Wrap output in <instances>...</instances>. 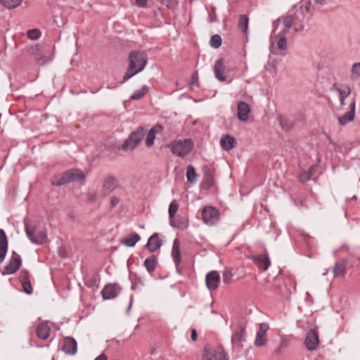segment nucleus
<instances>
[{"mask_svg": "<svg viewBox=\"0 0 360 360\" xmlns=\"http://www.w3.org/2000/svg\"><path fill=\"white\" fill-rule=\"evenodd\" d=\"M276 24L281 25V31L279 33L284 35L292 34L304 29L302 19H300L297 15L295 16L288 15L282 19H278Z\"/></svg>", "mask_w": 360, "mask_h": 360, "instance_id": "f257e3e1", "label": "nucleus"}, {"mask_svg": "<svg viewBox=\"0 0 360 360\" xmlns=\"http://www.w3.org/2000/svg\"><path fill=\"white\" fill-rule=\"evenodd\" d=\"M129 70H134V73L141 72L146 67L148 58L146 54L142 51H131L129 54Z\"/></svg>", "mask_w": 360, "mask_h": 360, "instance_id": "f03ea898", "label": "nucleus"}, {"mask_svg": "<svg viewBox=\"0 0 360 360\" xmlns=\"http://www.w3.org/2000/svg\"><path fill=\"white\" fill-rule=\"evenodd\" d=\"M202 360H229V357L222 347L206 345L203 349Z\"/></svg>", "mask_w": 360, "mask_h": 360, "instance_id": "7ed1b4c3", "label": "nucleus"}, {"mask_svg": "<svg viewBox=\"0 0 360 360\" xmlns=\"http://www.w3.org/2000/svg\"><path fill=\"white\" fill-rule=\"evenodd\" d=\"M193 148V142L191 139L179 140L172 143V153L179 156L188 155Z\"/></svg>", "mask_w": 360, "mask_h": 360, "instance_id": "20e7f679", "label": "nucleus"}, {"mask_svg": "<svg viewBox=\"0 0 360 360\" xmlns=\"http://www.w3.org/2000/svg\"><path fill=\"white\" fill-rule=\"evenodd\" d=\"M201 216L205 224L213 226L219 221L220 212L217 208L207 205L202 210Z\"/></svg>", "mask_w": 360, "mask_h": 360, "instance_id": "39448f33", "label": "nucleus"}, {"mask_svg": "<svg viewBox=\"0 0 360 360\" xmlns=\"http://www.w3.org/2000/svg\"><path fill=\"white\" fill-rule=\"evenodd\" d=\"M145 135L144 129L139 128L136 131L132 132L128 139L124 141L122 148L125 151L134 150L142 141Z\"/></svg>", "mask_w": 360, "mask_h": 360, "instance_id": "423d86ee", "label": "nucleus"}, {"mask_svg": "<svg viewBox=\"0 0 360 360\" xmlns=\"http://www.w3.org/2000/svg\"><path fill=\"white\" fill-rule=\"evenodd\" d=\"M25 231L29 239L35 244H43L47 240V234L45 229L37 231V229H30L26 226Z\"/></svg>", "mask_w": 360, "mask_h": 360, "instance_id": "0eeeda50", "label": "nucleus"}, {"mask_svg": "<svg viewBox=\"0 0 360 360\" xmlns=\"http://www.w3.org/2000/svg\"><path fill=\"white\" fill-rule=\"evenodd\" d=\"M21 264L20 256L16 252L13 251L8 264L4 267L3 274H13L20 269Z\"/></svg>", "mask_w": 360, "mask_h": 360, "instance_id": "6e6552de", "label": "nucleus"}, {"mask_svg": "<svg viewBox=\"0 0 360 360\" xmlns=\"http://www.w3.org/2000/svg\"><path fill=\"white\" fill-rule=\"evenodd\" d=\"M67 177V183L80 182L84 185L86 180L85 174L80 169H72L65 172Z\"/></svg>", "mask_w": 360, "mask_h": 360, "instance_id": "1a4fd4ad", "label": "nucleus"}, {"mask_svg": "<svg viewBox=\"0 0 360 360\" xmlns=\"http://www.w3.org/2000/svg\"><path fill=\"white\" fill-rule=\"evenodd\" d=\"M269 330V324L267 323H262L259 324V330L257 332L255 340V345L258 347L264 346L267 342L266 333Z\"/></svg>", "mask_w": 360, "mask_h": 360, "instance_id": "9d476101", "label": "nucleus"}, {"mask_svg": "<svg viewBox=\"0 0 360 360\" xmlns=\"http://www.w3.org/2000/svg\"><path fill=\"white\" fill-rule=\"evenodd\" d=\"M319 343V338L317 332L314 329L309 330L306 335L305 345L308 350L314 351Z\"/></svg>", "mask_w": 360, "mask_h": 360, "instance_id": "9b49d317", "label": "nucleus"}, {"mask_svg": "<svg viewBox=\"0 0 360 360\" xmlns=\"http://www.w3.org/2000/svg\"><path fill=\"white\" fill-rule=\"evenodd\" d=\"M120 288L116 283L106 285L101 291L104 300L114 299L120 293Z\"/></svg>", "mask_w": 360, "mask_h": 360, "instance_id": "f8f14e48", "label": "nucleus"}, {"mask_svg": "<svg viewBox=\"0 0 360 360\" xmlns=\"http://www.w3.org/2000/svg\"><path fill=\"white\" fill-rule=\"evenodd\" d=\"M246 340V331L245 326L240 325L237 326L231 337V342L235 345H241L242 342Z\"/></svg>", "mask_w": 360, "mask_h": 360, "instance_id": "ddd939ff", "label": "nucleus"}, {"mask_svg": "<svg viewBox=\"0 0 360 360\" xmlns=\"http://www.w3.org/2000/svg\"><path fill=\"white\" fill-rule=\"evenodd\" d=\"M205 282L206 285L210 290H214L217 289L220 282L219 273L217 271L208 272L205 277Z\"/></svg>", "mask_w": 360, "mask_h": 360, "instance_id": "4468645a", "label": "nucleus"}, {"mask_svg": "<svg viewBox=\"0 0 360 360\" xmlns=\"http://www.w3.org/2000/svg\"><path fill=\"white\" fill-rule=\"evenodd\" d=\"M262 271H266L270 266V259L267 254L252 255L250 257Z\"/></svg>", "mask_w": 360, "mask_h": 360, "instance_id": "2eb2a0df", "label": "nucleus"}, {"mask_svg": "<svg viewBox=\"0 0 360 360\" xmlns=\"http://www.w3.org/2000/svg\"><path fill=\"white\" fill-rule=\"evenodd\" d=\"M30 52L34 56L36 62L39 65H44L52 60V57H46L42 55L41 46L39 45L32 46Z\"/></svg>", "mask_w": 360, "mask_h": 360, "instance_id": "dca6fc26", "label": "nucleus"}, {"mask_svg": "<svg viewBox=\"0 0 360 360\" xmlns=\"http://www.w3.org/2000/svg\"><path fill=\"white\" fill-rule=\"evenodd\" d=\"M62 349L66 354L73 355L77 351V343L76 340L71 337H66L63 340Z\"/></svg>", "mask_w": 360, "mask_h": 360, "instance_id": "f3484780", "label": "nucleus"}, {"mask_svg": "<svg viewBox=\"0 0 360 360\" xmlns=\"http://www.w3.org/2000/svg\"><path fill=\"white\" fill-rule=\"evenodd\" d=\"M237 117L239 120L242 122L248 121L250 112V108L246 102L240 101L237 105Z\"/></svg>", "mask_w": 360, "mask_h": 360, "instance_id": "a211bd4d", "label": "nucleus"}, {"mask_svg": "<svg viewBox=\"0 0 360 360\" xmlns=\"http://www.w3.org/2000/svg\"><path fill=\"white\" fill-rule=\"evenodd\" d=\"M225 69L224 59L219 58L217 60L214 66V73L215 77L220 82H225L226 80V77L224 75Z\"/></svg>", "mask_w": 360, "mask_h": 360, "instance_id": "6ab92c4d", "label": "nucleus"}, {"mask_svg": "<svg viewBox=\"0 0 360 360\" xmlns=\"http://www.w3.org/2000/svg\"><path fill=\"white\" fill-rule=\"evenodd\" d=\"M356 108V102L354 100L349 105V111L344 114L342 116L338 117L339 124L345 125L354 119Z\"/></svg>", "mask_w": 360, "mask_h": 360, "instance_id": "aec40b11", "label": "nucleus"}, {"mask_svg": "<svg viewBox=\"0 0 360 360\" xmlns=\"http://www.w3.org/2000/svg\"><path fill=\"white\" fill-rule=\"evenodd\" d=\"M8 244L6 234L4 229H0V264H1L8 252Z\"/></svg>", "mask_w": 360, "mask_h": 360, "instance_id": "412c9836", "label": "nucleus"}, {"mask_svg": "<svg viewBox=\"0 0 360 360\" xmlns=\"http://www.w3.org/2000/svg\"><path fill=\"white\" fill-rule=\"evenodd\" d=\"M117 186V179L113 176H108L103 181L102 193L107 195L115 190Z\"/></svg>", "mask_w": 360, "mask_h": 360, "instance_id": "4be33fe9", "label": "nucleus"}, {"mask_svg": "<svg viewBox=\"0 0 360 360\" xmlns=\"http://www.w3.org/2000/svg\"><path fill=\"white\" fill-rule=\"evenodd\" d=\"M347 261L345 259H340L335 262L333 269V273L335 277H344L346 273Z\"/></svg>", "mask_w": 360, "mask_h": 360, "instance_id": "5701e85b", "label": "nucleus"}, {"mask_svg": "<svg viewBox=\"0 0 360 360\" xmlns=\"http://www.w3.org/2000/svg\"><path fill=\"white\" fill-rule=\"evenodd\" d=\"M162 245L161 240L159 239L158 233H153L148 240L146 248L150 252L158 250Z\"/></svg>", "mask_w": 360, "mask_h": 360, "instance_id": "b1692460", "label": "nucleus"}, {"mask_svg": "<svg viewBox=\"0 0 360 360\" xmlns=\"http://www.w3.org/2000/svg\"><path fill=\"white\" fill-rule=\"evenodd\" d=\"M172 256L175 265L178 266L181 261V254L180 250V242L177 238H175L173 242Z\"/></svg>", "mask_w": 360, "mask_h": 360, "instance_id": "393cba45", "label": "nucleus"}, {"mask_svg": "<svg viewBox=\"0 0 360 360\" xmlns=\"http://www.w3.org/2000/svg\"><path fill=\"white\" fill-rule=\"evenodd\" d=\"M235 143V138L229 134L223 135L220 139V146L226 150L232 149L234 147Z\"/></svg>", "mask_w": 360, "mask_h": 360, "instance_id": "a878e982", "label": "nucleus"}, {"mask_svg": "<svg viewBox=\"0 0 360 360\" xmlns=\"http://www.w3.org/2000/svg\"><path fill=\"white\" fill-rule=\"evenodd\" d=\"M141 240V237L138 233H134L123 238H121L120 242L121 244L127 246L132 248L135 246L136 243H138Z\"/></svg>", "mask_w": 360, "mask_h": 360, "instance_id": "bb28decb", "label": "nucleus"}, {"mask_svg": "<svg viewBox=\"0 0 360 360\" xmlns=\"http://www.w3.org/2000/svg\"><path fill=\"white\" fill-rule=\"evenodd\" d=\"M36 333L39 338L46 340L50 335L51 328L47 323H42L37 327Z\"/></svg>", "mask_w": 360, "mask_h": 360, "instance_id": "cd10ccee", "label": "nucleus"}, {"mask_svg": "<svg viewBox=\"0 0 360 360\" xmlns=\"http://www.w3.org/2000/svg\"><path fill=\"white\" fill-rule=\"evenodd\" d=\"M161 130L162 127L160 125L156 124L148 131L146 138V145L148 147H150L153 144L155 134L160 131Z\"/></svg>", "mask_w": 360, "mask_h": 360, "instance_id": "c85d7f7f", "label": "nucleus"}, {"mask_svg": "<svg viewBox=\"0 0 360 360\" xmlns=\"http://www.w3.org/2000/svg\"><path fill=\"white\" fill-rule=\"evenodd\" d=\"M158 265V259L155 255H152L145 259L143 266L146 269L147 271L152 274Z\"/></svg>", "mask_w": 360, "mask_h": 360, "instance_id": "c756f323", "label": "nucleus"}, {"mask_svg": "<svg viewBox=\"0 0 360 360\" xmlns=\"http://www.w3.org/2000/svg\"><path fill=\"white\" fill-rule=\"evenodd\" d=\"M333 88L335 89L337 91H338L340 98V103L342 105L345 104V99L350 94L351 90L349 86H345L344 89L338 88L336 84H334Z\"/></svg>", "mask_w": 360, "mask_h": 360, "instance_id": "7c9ffc66", "label": "nucleus"}, {"mask_svg": "<svg viewBox=\"0 0 360 360\" xmlns=\"http://www.w3.org/2000/svg\"><path fill=\"white\" fill-rule=\"evenodd\" d=\"M66 184L68 183L65 172L54 175L51 179V184L55 186H60Z\"/></svg>", "mask_w": 360, "mask_h": 360, "instance_id": "2f4dec72", "label": "nucleus"}, {"mask_svg": "<svg viewBox=\"0 0 360 360\" xmlns=\"http://www.w3.org/2000/svg\"><path fill=\"white\" fill-rule=\"evenodd\" d=\"M278 120H279V123H280V125L282 127V129H283L286 131H289V130L292 129L294 126L293 122L287 117H285L283 116H279Z\"/></svg>", "mask_w": 360, "mask_h": 360, "instance_id": "473e14b6", "label": "nucleus"}, {"mask_svg": "<svg viewBox=\"0 0 360 360\" xmlns=\"http://www.w3.org/2000/svg\"><path fill=\"white\" fill-rule=\"evenodd\" d=\"M249 19L245 15H240L239 16V22L238 27L243 32V34L247 33V30L248 27Z\"/></svg>", "mask_w": 360, "mask_h": 360, "instance_id": "72a5a7b5", "label": "nucleus"}, {"mask_svg": "<svg viewBox=\"0 0 360 360\" xmlns=\"http://www.w3.org/2000/svg\"><path fill=\"white\" fill-rule=\"evenodd\" d=\"M197 174L194 167L189 165L186 168V179L188 182L193 184L195 181Z\"/></svg>", "mask_w": 360, "mask_h": 360, "instance_id": "f704fd0d", "label": "nucleus"}, {"mask_svg": "<svg viewBox=\"0 0 360 360\" xmlns=\"http://www.w3.org/2000/svg\"><path fill=\"white\" fill-rule=\"evenodd\" d=\"M278 39L276 42L278 49L281 51H285L287 49L286 35L278 33Z\"/></svg>", "mask_w": 360, "mask_h": 360, "instance_id": "c9c22d12", "label": "nucleus"}, {"mask_svg": "<svg viewBox=\"0 0 360 360\" xmlns=\"http://www.w3.org/2000/svg\"><path fill=\"white\" fill-rule=\"evenodd\" d=\"M148 91L146 86H143L141 89L136 91L131 96V100H139L143 98Z\"/></svg>", "mask_w": 360, "mask_h": 360, "instance_id": "e433bc0d", "label": "nucleus"}, {"mask_svg": "<svg viewBox=\"0 0 360 360\" xmlns=\"http://www.w3.org/2000/svg\"><path fill=\"white\" fill-rule=\"evenodd\" d=\"M22 0H0V2L8 8H15L20 6Z\"/></svg>", "mask_w": 360, "mask_h": 360, "instance_id": "4c0bfd02", "label": "nucleus"}, {"mask_svg": "<svg viewBox=\"0 0 360 360\" xmlns=\"http://www.w3.org/2000/svg\"><path fill=\"white\" fill-rule=\"evenodd\" d=\"M179 209V204L177 203L176 200H172L169 206V219H172L174 217L175 214L177 212V210Z\"/></svg>", "mask_w": 360, "mask_h": 360, "instance_id": "58836bf2", "label": "nucleus"}, {"mask_svg": "<svg viewBox=\"0 0 360 360\" xmlns=\"http://www.w3.org/2000/svg\"><path fill=\"white\" fill-rule=\"evenodd\" d=\"M351 72V77L354 79H356L360 77V63H356L353 65Z\"/></svg>", "mask_w": 360, "mask_h": 360, "instance_id": "ea45409f", "label": "nucleus"}, {"mask_svg": "<svg viewBox=\"0 0 360 360\" xmlns=\"http://www.w3.org/2000/svg\"><path fill=\"white\" fill-rule=\"evenodd\" d=\"M221 44V38L218 34H214L210 39V46L214 49L219 48Z\"/></svg>", "mask_w": 360, "mask_h": 360, "instance_id": "a19ab883", "label": "nucleus"}, {"mask_svg": "<svg viewBox=\"0 0 360 360\" xmlns=\"http://www.w3.org/2000/svg\"><path fill=\"white\" fill-rule=\"evenodd\" d=\"M307 172L313 178V176H314L315 174L322 173L323 169L318 164H314L312 166H311V167L308 169Z\"/></svg>", "mask_w": 360, "mask_h": 360, "instance_id": "79ce46f5", "label": "nucleus"}, {"mask_svg": "<svg viewBox=\"0 0 360 360\" xmlns=\"http://www.w3.org/2000/svg\"><path fill=\"white\" fill-rule=\"evenodd\" d=\"M27 34L29 39L36 40L40 37L41 32L38 29H33L28 30Z\"/></svg>", "mask_w": 360, "mask_h": 360, "instance_id": "37998d69", "label": "nucleus"}, {"mask_svg": "<svg viewBox=\"0 0 360 360\" xmlns=\"http://www.w3.org/2000/svg\"><path fill=\"white\" fill-rule=\"evenodd\" d=\"M300 181L302 183H305L310 179H313L314 181L316 180V177L312 178L310 174L308 173V172H304L300 175Z\"/></svg>", "mask_w": 360, "mask_h": 360, "instance_id": "c03bdc74", "label": "nucleus"}, {"mask_svg": "<svg viewBox=\"0 0 360 360\" xmlns=\"http://www.w3.org/2000/svg\"><path fill=\"white\" fill-rule=\"evenodd\" d=\"M19 279H20L21 283H25L26 281H30V274H29L28 271L22 270L20 271V274L19 276Z\"/></svg>", "mask_w": 360, "mask_h": 360, "instance_id": "a18cd8bd", "label": "nucleus"}, {"mask_svg": "<svg viewBox=\"0 0 360 360\" xmlns=\"http://www.w3.org/2000/svg\"><path fill=\"white\" fill-rule=\"evenodd\" d=\"M23 288V290L25 293L30 295L32 293L33 290L30 281H26L21 283Z\"/></svg>", "mask_w": 360, "mask_h": 360, "instance_id": "49530a36", "label": "nucleus"}, {"mask_svg": "<svg viewBox=\"0 0 360 360\" xmlns=\"http://www.w3.org/2000/svg\"><path fill=\"white\" fill-rule=\"evenodd\" d=\"M232 274L231 271L226 270L223 273V281L224 283H229L231 281L232 279Z\"/></svg>", "mask_w": 360, "mask_h": 360, "instance_id": "de8ad7c7", "label": "nucleus"}, {"mask_svg": "<svg viewBox=\"0 0 360 360\" xmlns=\"http://www.w3.org/2000/svg\"><path fill=\"white\" fill-rule=\"evenodd\" d=\"M88 200L91 203H94L98 198V194L96 192L89 193L87 195Z\"/></svg>", "mask_w": 360, "mask_h": 360, "instance_id": "09e8293b", "label": "nucleus"}, {"mask_svg": "<svg viewBox=\"0 0 360 360\" xmlns=\"http://www.w3.org/2000/svg\"><path fill=\"white\" fill-rule=\"evenodd\" d=\"M137 73H134V70H129V68H128L127 72L123 76V79L124 81H126V80L130 79L131 77H132L134 75H135Z\"/></svg>", "mask_w": 360, "mask_h": 360, "instance_id": "8fccbe9b", "label": "nucleus"}, {"mask_svg": "<svg viewBox=\"0 0 360 360\" xmlns=\"http://www.w3.org/2000/svg\"><path fill=\"white\" fill-rule=\"evenodd\" d=\"M119 202H120V198H117V196L111 197L110 205L112 207H115V206H117V204L119 203Z\"/></svg>", "mask_w": 360, "mask_h": 360, "instance_id": "3c124183", "label": "nucleus"}, {"mask_svg": "<svg viewBox=\"0 0 360 360\" xmlns=\"http://www.w3.org/2000/svg\"><path fill=\"white\" fill-rule=\"evenodd\" d=\"M148 1V0H136V3L139 7L143 8L146 6Z\"/></svg>", "mask_w": 360, "mask_h": 360, "instance_id": "603ef678", "label": "nucleus"}, {"mask_svg": "<svg viewBox=\"0 0 360 360\" xmlns=\"http://www.w3.org/2000/svg\"><path fill=\"white\" fill-rule=\"evenodd\" d=\"M206 184H207L208 188L212 187L214 184V178L211 176H208L206 179Z\"/></svg>", "mask_w": 360, "mask_h": 360, "instance_id": "864d4df0", "label": "nucleus"}, {"mask_svg": "<svg viewBox=\"0 0 360 360\" xmlns=\"http://www.w3.org/2000/svg\"><path fill=\"white\" fill-rule=\"evenodd\" d=\"M191 340L193 341H196V340H197V332H196L195 329L191 330Z\"/></svg>", "mask_w": 360, "mask_h": 360, "instance_id": "5fc2aeb1", "label": "nucleus"}, {"mask_svg": "<svg viewBox=\"0 0 360 360\" xmlns=\"http://www.w3.org/2000/svg\"><path fill=\"white\" fill-rule=\"evenodd\" d=\"M95 360H108V357L105 354H101L97 356Z\"/></svg>", "mask_w": 360, "mask_h": 360, "instance_id": "6e6d98bb", "label": "nucleus"}, {"mask_svg": "<svg viewBox=\"0 0 360 360\" xmlns=\"http://www.w3.org/2000/svg\"><path fill=\"white\" fill-rule=\"evenodd\" d=\"M316 3L323 5L325 4L326 1L325 0H315Z\"/></svg>", "mask_w": 360, "mask_h": 360, "instance_id": "4d7b16f0", "label": "nucleus"}, {"mask_svg": "<svg viewBox=\"0 0 360 360\" xmlns=\"http://www.w3.org/2000/svg\"><path fill=\"white\" fill-rule=\"evenodd\" d=\"M197 78H198L197 73H195L192 77V83L191 84H193L195 82V80L197 79Z\"/></svg>", "mask_w": 360, "mask_h": 360, "instance_id": "13d9d810", "label": "nucleus"}, {"mask_svg": "<svg viewBox=\"0 0 360 360\" xmlns=\"http://www.w3.org/2000/svg\"><path fill=\"white\" fill-rule=\"evenodd\" d=\"M131 304H132V297H130V304H129V309L131 307Z\"/></svg>", "mask_w": 360, "mask_h": 360, "instance_id": "bf43d9fd", "label": "nucleus"}]
</instances>
